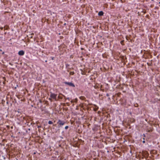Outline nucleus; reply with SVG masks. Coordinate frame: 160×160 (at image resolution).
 <instances>
[{
	"instance_id": "1",
	"label": "nucleus",
	"mask_w": 160,
	"mask_h": 160,
	"mask_svg": "<svg viewBox=\"0 0 160 160\" xmlns=\"http://www.w3.org/2000/svg\"><path fill=\"white\" fill-rule=\"evenodd\" d=\"M65 122L59 119L58 120L57 123L58 124V128L61 127L65 123Z\"/></svg>"
},
{
	"instance_id": "2",
	"label": "nucleus",
	"mask_w": 160,
	"mask_h": 160,
	"mask_svg": "<svg viewBox=\"0 0 160 160\" xmlns=\"http://www.w3.org/2000/svg\"><path fill=\"white\" fill-rule=\"evenodd\" d=\"M64 83L66 85H68L72 87H75V85L74 84L72 83V82H65Z\"/></svg>"
},
{
	"instance_id": "3",
	"label": "nucleus",
	"mask_w": 160,
	"mask_h": 160,
	"mask_svg": "<svg viewBox=\"0 0 160 160\" xmlns=\"http://www.w3.org/2000/svg\"><path fill=\"white\" fill-rule=\"evenodd\" d=\"M50 96L52 98L56 99L57 97V94L53 93H51Z\"/></svg>"
},
{
	"instance_id": "4",
	"label": "nucleus",
	"mask_w": 160,
	"mask_h": 160,
	"mask_svg": "<svg viewBox=\"0 0 160 160\" xmlns=\"http://www.w3.org/2000/svg\"><path fill=\"white\" fill-rule=\"evenodd\" d=\"M24 52L22 50H20L18 52V54L20 56H23L24 55Z\"/></svg>"
},
{
	"instance_id": "5",
	"label": "nucleus",
	"mask_w": 160,
	"mask_h": 160,
	"mask_svg": "<svg viewBox=\"0 0 160 160\" xmlns=\"http://www.w3.org/2000/svg\"><path fill=\"white\" fill-rule=\"evenodd\" d=\"M104 13L103 12V11H100L98 13V15L99 16H102L103 15Z\"/></svg>"
},
{
	"instance_id": "6",
	"label": "nucleus",
	"mask_w": 160,
	"mask_h": 160,
	"mask_svg": "<svg viewBox=\"0 0 160 160\" xmlns=\"http://www.w3.org/2000/svg\"><path fill=\"white\" fill-rule=\"evenodd\" d=\"M74 74V72H70L69 73V74L70 75H73Z\"/></svg>"
},
{
	"instance_id": "7",
	"label": "nucleus",
	"mask_w": 160,
	"mask_h": 160,
	"mask_svg": "<svg viewBox=\"0 0 160 160\" xmlns=\"http://www.w3.org/2000/svg\"><path fill=\"white\" fill-rule=\"evenodd\" d=\"M48 123L49 124H52L53 122L52 121H49L48 122Z\"/></svg>"
},
{
	"instance_id": "8",
	"label": "nucleus",
	"mask_w": 160,
	"mask_h": 160,
	"mask_svg": "<svg viewBox=\"0 0 160 160\" xmlns=\"http://www.w3.org/2000/svg\"><path fill=\"white\" fill-rule=\"evenodd\" d=\"M96 107V108L94 109V110L95 111H97L98 110V107H97V106H96V105H95Z\"/></svg>"
},
{
	"instance_id": "9",
	"label": "nucleus",
	"mask_w": 160,
	"mask_h": 160,
	"mask_svg": "<svg viewBox=\"0 0 160 160\" xmlns=\"http://www.w3.org/2000/svg\"><path fill=\"white\" fill-rule=\"evenodd\" d=\"M68 128V126H65V129H67Z\"/></svg>"
},
{
	"instance_id": "10",
	"label": "nucleus",
	"mask_w": 160,
	"mask_h": 160,
	"mask_svg": "<svg viewBox=\"0 0 160 160\" xmlns=\"http://www.w3.org/2000/svg\"><path fill=\"white\" fill-rule=\"evenodd\" d=\"M69 65L68 64H66V66L67 68L69 67Z\"/></svg>"
},
{
	"instance_id": "11",
	"label": "nucleus",
	"mask_w": 160,
	"mask_h": 160,
	"mask_svg": "<svg viewBox=\"0 0 160 160\" xmlns=\"http://www.w3.org/2000/svg\"><path fill=\"white\" fill-rule=\"evenodd\" d=\"M142 142L143 143H145V141L144 140H143V141H142Z\"/></svg>"
},
{
	"instance_id": "12",
	"label": "nucleus",
	"mask_w": 160,
	"mask_h": 160,
	"mask_svg": "<svg viewBox=\"0 0 160 160\" xmlns=\"http://www.w3.org/2000/svg\"><path fill=\"white\" fill-rule=\"evenodd\" d=\"M143 135L144 136V137H145V134H143Z\"/></svg>"
},
{
	"instance_id": "13",
	"label": "nucleus",
	"mask_w": 160,
	"mask_h": 160,
	"mask_svg": "<svg viewBox=\"0 0 160 160\" xmlns=\"http://www.w3.org/2000/svg\"><path fill=\"white\" fill-rule=\"evenodd\" d=\"M3 27H1V30H2L3 29Z\"/></svg>"
},
{
	"instance_id": "14",
	"label": "nucleus",
	"mask_w": 160,
	"mask_h": 160,
	"mask_svg": "<svg viewBox=\"0 0 160 160\" xmlns=\"http://www.w3.org/2000/svg\"><path fill=\"white\" fill-rule=\"evenodd\" d=\"M52 60H53L54 58L53 57H52Z\"/></svg>"
},
{
	"instance_id": "15",
	"label": "nucleus",
	"mask_w": 160,
	"mask_h": 160,
	"mask_svg": "<svg viewBox=\"0 0 160 160\" xmlns=\"http://www.w3.org/2000/svg\"><path fill=\"white\" fill-rule=\"evenodd\" d=\"M4 52H2V54H4Z\"/></svg>"
},
{
	"instance_id": "16",
	"label": "nucleus",
	"mask_w": 160,
	"mask_h": 160,
	"mask_svg": "<svg viewBox=\"0 0 160 160\" xmlns=\"http://www.w3.org/2000/svg\"><path fill=\"white\" fill-rule=\"evenodd\" d=\"M107 96H109V95H108V94H107Z\"/></svg>"
},
{
	"instance_id": "17",
	"label": "nucleus",
	"mask_w": 160,
	"mask_h": 160,
	"mask_svg": "<svg viewBox=\"0 0 160 160\" xmlns=\"http://www.w3.org/2000/svg\"><path fill=\"white\" fill-rule=\"evenodd\" d=\"M40 126H38V128H40Z\"/></svg>"
},
{
	"instance_id": "18",
	"label": "nucleus",
	"mask_w": 160,
	"mask_h": 160,
	"mask_svg": "<svg viewBox=\"0 0 160 160\" xmlns=\"http://www.w3.org/2000/svg\"><path fill=\"white\" fill-rule=\"evenodd\" d=\"M2 50L1 49H0V51H2Z\"/></svg>"
},
{
	"instance_id": "19",
	"label": "nucleus",
	"mask_w": 160,
	"mask_h": 160,
	"mask_svg": "<svg viewBox=\"0 0 160 160\" xmlns=\"http://www.w3.org/2000/svg\"><path fill=\"white\" fill-rule=\"evenodd\" d=\"M67 99H68V100H69V98H67Z\"/></svg>"
},
{
	"instance_id": "20",
	"label": "nucleus",
	"mask_w": 160,
	"mask_h": 160,
	"mask_svg": "<svg viewBox=\"0 0 160 160\" xmlns=\"http://www.w3.org/2000/svg\"><path fill=\"white\" fill-rule=\"evenodd\" d=\"M143 139L144 140V139H144V138H143Z\"/></svg>"
}]
</instances>
